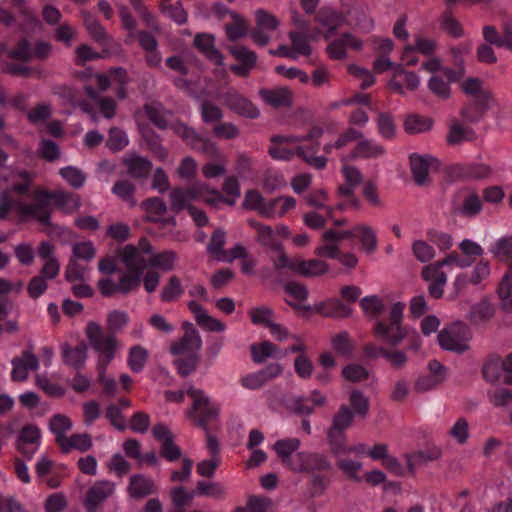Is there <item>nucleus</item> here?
<instances>
[{"instance_id":"obj_44","label":"nucleus","mask_w":512,"mask_h":512,"mask_svg":"<svg viewBox=\"0 0 512 512\" xmlns=\"http://www.w3.org/2000/svg\"><path fill=\"white\" fill-rule=\"evenodd\" d=\"M184 294V287L178 276L172 275L167 283L162 287L160 298L163 302L169 303L177 301Z\"/></svg>"},{"instance_id":"obj_33","label":"nucleus","mask_w":512,"mask_h":512,"mask_svg":"<svg viewBox=\"0 0 512 512\" xmlns=\"http://www.w3.org/2000/svg\"><path fill=\"white\" fill-rule=\"evenodd\" d=\"M329 269V265L322 260H303L301 258H297L295 274L304 277H317L326 274Z\"/></svg>"},{"instance_id":"obj_17","label":"nucleus","mask_w":512,"mask_h":512,"mask_svg":"<svg viewBox=\"0 0 512 512\" xmlns=\"http://www.w3.org/2000/svg\"><path fill=\"white\" fill-rule=\"evenodd\" d=\"M362 41L351 33H344L333 40L326 48L328 56L333 60H342L347 57V48L360 50Z\"/></svg>"},{"instance_id":"obj_45","label":"nucleus","mask_w":512,"mask_h":512,"mask_svg":"<svg viewBox=\"0 0 512 512\" xmlns=\"http://www.w3.org/2000/svg\"><path fill=\"white\" fill-rule=\"evenodd\" d=\"M149 352L141 345H134L129 349L127 364L133 372H141L148 360Z\"/></svg>"},{"instance_id":"obj_56","label":"nucleus","mask_w":512,"mask_h":512,"mask_svg":"<svg viewBox=\"0 0 512 512\" xmlns=\"http://www.w3.org/2000/svg\"><path fill=\"white\" fill-rule=\"evenodd\" d=\"M491 274L490 262L485 259L479 260L470 272V283L474 286H484Z\"/></svg>"},{"instance_id":"obj_41","label":"nucleus","mask_w":512,"mask_h":512,"mask_svg":"<svg viewBox=\"0 0 512 512\" xmlns=\"http://www.w3.org/2000/svg\"><path fill=\"white\" fill-rule=\"evenodd\" d=\"M92 445V438L88 433H75L67 437L59 447L65 453L72 449L86 452L91 449Z\"/></svg>"},{"instance_id":"obj_42","label":"nucleus","mask_w":512,"mask_h":512,"mask_svg":"<svg viewBox=\"0 0 512 512\" xmlns=\"http://www.w3.org/2000/svg\"><path fill=\"white\" fill-rule=\"evenodd\" d=\"M177 261L178 255L175 251L164 250L153 254L149 259V265L163 272H170L175 268Z\"/></svg>"},{"instance_id":"obj_52","label":"nucleus","mask_w":512,"mask_h":512,"mask_svg":"<svg viewBox=\"0 0 512 512\" xmlns=\"http://www.w3.org/2000/svg\"><path fill=\"white\" fill-rule=\"evenodd\" d=\"M502 372H504L503 359L497 355L488 357L482 368L484 378L488 382H496L499 380Z\"/></svg>"},{"instance_id":"obj_62","label":"nucleus","mask_w":512,"mask_h":512,"mask_svg":"<svg viewBox=\"0 0 512 512\" xmlns=\"http://www.w3.org/2000/svg\"><path fill=\"white\" fill-rule=\"evenodd\" d=\"M226 243V232L222 228H217L211 235L210 241L207 245L209 254L219 260V256L225 252L223 247Z\"/></svg>"},{"instance_id":"obj_34","label":"nucleus","mask_w":512,"mask_h":512,"mask_svg":"<svg viewBox=\"0 0 512 512\" xmlns=\"http://www.w3.org/2000/svg\"><path fill=\"white\" fill-rule=\"evenodd\" d=\"M154 483L149 477L142 474H134L130 477L127 491L133 498H144L153 492Z\"/></svg>"},{"instance_id":"obj_31","label":"nucleus","mask_w":512,"mask_h":512,"mask_svg":"<svg viewBox=\"0 0 512 512\" xmlns=\"http://www.w3.org/2000/svg\"><path fill=\"white\" fill-rule=\"evenodd\" d=\"M488 251L499 262H509V266H512V235L497 238L489 246Z\"/></svg>"},{"instance_id":"obj_6","label":"nucleus","mask_w":512,"mask_h":512,"mask_svg":"<svg viewBox=\"0 0 512 512\" xmlns=\"http://www.w3.org/2000/svg\"><path fill=\"white\" fill-rule=\"evenodd\" d=\"M151 252V245L143 238L139 241L138 246L126 245L119 252V258L128 271L142 275L143 271L149 266V260L145 255Z\"/></svg>"},{"instance_id":"obj_21","label":"nucleus","mask_w":512,"mask_h":512,"mask_svg":"<svg viewBox=\"0 0 512 512\" xmlns=\"http://www.w3.org/2000/svg\"><path fill=\"white\" fill-rule=\"evenodd\" d=\"M60 351L63 362L67 366L76 370L84 367L88 356V346L86 343L81 342L74 347L64 343L60 346Z\"/></svg>"},{"instance_id":"obj_48","label":"nucleus","mask_w":512,"mask_h":512,"mask_svg":"<svg viewBox=\"0 0 512 512\" xmlns=\"http://www.w3.org/2000/svg\"><path fill=\"white\" fill-rule=\"evenodd\" d=\"M318 151V145H312L311 147L298 146L296 149V155L302 158L305 163L315 169H323L327 164V158L324 156H314Z\"/></svg>"},{"instance_id":"obj_1","label":"nucleus","mask_w":512,"mask_h":512,"mask_svg":"<svg viewBox=\"0 0 512 512\" xmlns=\"http://www.w3.org/2000/svg\"><path fill=\"white\" fill-rule=\"evenodd\" d=\"M85 335L92 349L99 354L97 365L101 366L102 369L108 367L119 348V342L115 334L104 331L96 322H88Z\"/></svg>"},{"instance_id":"obj_29","label":"nucleus","mask_w":512,"mask_h":512,"mask_svg":"<svg viewBox=\"0 0 512 512\" xmlns=\"http://www.w3.org/2000/svg\"><path fill=\"white\" fill-rule=\"evenodd\" d=\"M474 130L464 125L460 120L453 118L450 120L449 131L447 133V142L450 145H459L463 142L475 139Z\"/></svg>"},{"instance_id":"obj_37","label":"nucleus","mask_w":512,"mask_h":512,"mask_svg":"<svg viewBox=\"0 0 512 512\" xmlns=\"http://www.w3.org/2000/svg\"><path fill=\"white\" fill-rule=\"evenodd\" d=\"M497 295L500 307L505 311H512V265L508 266L498 288Z\"/></svg>"},{"instance_id":"obj_9","label":"nucleus","mask_w":512,"mask_h":512,"mask_svg":"<svg viewBox=\"0 0 512 512\" xmlns=\"http://www.w3.org/2000/svg\"><path fill=\"white\" fill-rule=\"evenodd\" d=\"M206 193L207 185L201 182L195 183L186 189L175 188L169 196L171 210L178 213L187 209V206H192L191 201L204 202Z\"/></svg>"},{"instance_id":"obj_53","label":"nucleus","mask_w":512,"mask_h":512,"mask_svg":"<svg viewBox=\"0 0 512 512\" xmlns=\"http://www.w3.org/2000/svg\"><path fill=\"white\" fill-rule=\"evenodd\" d=\"M299 447L300 440L298 438L280 439L273 445V449L281 459L282 464L293 456Z\"/></svg>"},{"instance_id":"obj_22","label":"nucleus","mask_w":512,"mask_h":512,"mask_svg":"<svg viewBox=\"0 0 512 512\" xmlns=\"http://www.w3.org/2000/svg\"><path fill=\"white\" fill-rule=\"evenodd\" d=\"M188 308L194 315L196 323L204 330L210 332H223L226 329L225 323L210 316L206 309L196 301H189Z\"/></svg>"},{"instance_id":"obj_7","label":"nucleus","mask_w":512,"mask_h":512,"mask_svg":"<svg viewBox=\"0 0 512 512\" xmlns=\"http://www.w3.org/2000/svg\"><path fill=\"white\" fill-rule=\"evenodd\" d=\"M141 283V275L126 271L121 274L118 282H115L111 277H103L98 281V288L100 293L105 297H111L117 293L127 295L136 291Z\"/></svg>"},{"instance_id":"obj_40","label":"nucleus","mask_w":512,"mask_h":512,"mask_svg":"<svg viewBox=\"0 0 512 512\" xmlns=\"http://www.w3.org/2000/svg\"><path fill=\"white\" fill-rule=\"evenodd\" d=\"M316 20L327 29L324 34L325 38H329L344 22L341 14L328 8L322 9Z\"/></svg>"},{"instance_id":"obj_50","label":"nucleus","mask_w":512,"mask_h":512,"mask_svg":"<svg viewBox=\"0 0 512 512\" xmlns=\"http://www.w3.org/2000/svg\"><path fill=\"white\" fill-rule=\"evenodd\" d=\"M59 175L74 189H80L84 186L87 175L76 166H66L59 170Z\"/></svg>"},{"instance_id":"obj_30","label":"nucleus","mask_w":512,"mask_h":512,"mask_svg":"<svg viewBox=\"0 0 512 512\" xmlns=\"http://www.w3.org/2000/svg\"><path fill=\"white\" fill-rule=\"evenodd\" d=\"M243 207L247 210L256 211L262 217L271 219L270 201H266L256 190H249L245 193Z\"/></svg>"},{"instance_id":"obj_55","label":"nucleus","mask_w":512,"mask_h":512,"mask_svg":"<svg viewBox=\"0 0 512 512\" xmlns=\"http://www.w3.org/2000/svg\"><path fill=\"white\" fill-rule=\"evenodd\" d=\"M447 433L457 444H466L470 437L468 421L463 417L457 418Z\"/></svg>"},{"instance_id":"obj_19","label":"nucleus","mask_w":512,"mask_h":512,"mask_svg":"<svg viewBox=\"0 0 512 512\" xmlns=\"http://www.w3.org/2000/svg\"><path fill=\"white\" fill-rule=\"evenodd\" d=\"M495 313V306L484 298L471 307L467 319L473 326L484 328L493 320Z\"/></svg>"},{"instance_id":"obj_5","label":"nucleus","mask_w":512,"mask_h":512,"mask_svg":"<svg viewBox=\"0 0 512 512\" xmlns=\"http://www.w3.org/2000/svg\"><path fill=\"white\" fill-rule=\"evenodd\" d=\"M171 129L193 150L205 154L209 158H221L217 145L209 138L202 137L193 128L183 122L175 121Z\"/></svg>"},{"instance_id":"obj_54","label":"nucleus","mask_w":512,"mask_h":512,"mask_svg":"<svg viewBox=\"0 0 512 512\" xmlns=\"http://www.w3.org/2000/svg\"><path fill=\"white\" fill-rule=\"evenodd\" d=\"M83 21L87 31L95 41L101 44L108 42L109 36L107 32L94 16L89 13H84Z\"/></svg>"},{"instance_id":"obj_26","label":"nucleus","mask_w":512,"mask_h":512,"mask_svg":"<svg viewBox=\"0 0 512 512\" xmlns=\"http://www.w3.org/2000/svg\"><path fill=\"white\" fill-rule=\"evenodd\" d=\"M423 279L429 282V293L434 298H440L444 292L447 282V275L434 264L424 267L422 270Z\"/></svg>"},{"instance_id":"obj_3","label":"nucleus","mask_w":512,"mask_h":512,"mask_svg":"<svg viewBox=\"0 0 512 512\" xmlns=\"http://www.w3.org/2000/svg\"><path fill=\"white\" fill-rule=\"evenodd\" d=\"M353 418L354 413L346 405H341L333 416L332 425L328 430V438L331 451L336 456L349 454L354 450V448L347 447L344 443V431L352 425Z\"/></svg>"},{"instance_id":"obj_2","label":"nucleus","mask_w":512,"mask_h":512,"mask_svg":"<svg viewBox=\"0 0 512 512\" xmlns=\"http://www.w3.org/2000/svg\"><path fill=\"white\" fill-rule=\"evenodd\" d=\"M472 337L471 328L462 321H456L445 326L438 333L437 339L443 350L463 354L470 350Z\"/></svg>"},{"instance_id":"obj_28","label":"nucleus","mask_w":512,"mask_h":512,"mask_svg":"<svg viewBox=\"0 0 512 512\" xmlns=\"http://www.w3.org/2000/svg\"><path fill=\"white\" fill-rule=\"evenodd\" d=\"M215 39L211 34L200 33L194 38L195 46L213 63L223 65V55L215 48Z\"/></svg>"},{"instance_id":"obj_58","label":"nucleus","mask_w":512,"mask_h":512,"mask_svg":"<svg viewBox=\"0 0 512 512\" xmlns=\"http://www.w3.org/2000/svg\"><path fill=\"white\" fill-rule=\"evenodd\" d=\"M472 42L465 41L460 43L457 46H453L450 48V54L452 57V62L456 66L455 71H462V76L464 75V60L467 55L470 54L472 50Z\"/></svg>"},{"instance_id":"obj_61","label":"nucleus","mask_w":512,"mask_h":512,"mask_svg":"<svg viewBox=\"0 0 512 512\" xmlns=\"http://www.w3.org/2000/svg\"><path fill=\"white\" fill-rule=\"evenodd\" d=\"M145 111L147 117L153 122L158 128L166 129L168 127L171 128V124L169 123V113L164 111L161 107L155 105H146Z\"/></svg>"},{"instance_id":"obj_51","label":"nucleus","mask_w":512,"mask_h":512,"mask_svg":"<svg viewBox=\"0 0 512 512\" xmlns=\"http://www.w3.org/2000/svg\"><path fill=\"white\" fill-rule=\"evenodd\" d=\"M200 115L203 123L212 125L219 123L223 118L222 109L210 100H204L200 105Z\"/></svg>"},{"instance_id":"obj_49","label":"nucleus","mask_w":512,"mask_h":512,"mask_svg":"<svg viewBox=\"0 0 512 512\" xmlns=\"http://www.w3.org/2000/svg\"><path fill=\"white\" fill-rule=\"evenodd\" d=\"M278 352V347L270 341L251 345L252 359L258 364L265 362L268 358L277 357Z\"/></svg>"},{"instance_id":"obj_11","label":"nucleus","mask_w":512,"mask_h":512,"mask_svg":"<svg viewBox=\"0 0 512 512\" xmlns=\"http://www.w3.org/2000/svg\"><path fill=\"white\" fill-rule=\"evenodd\" d=\"M481 210L482 201L479 195L471 190L460 192L453 201L452 211L454 214L461 217H475Z\"/></svg>"},{"instance_id":"obj_10","label":"nucleus","mask_w":512,"mask_h":512,"mask_svg":"<svg viewBox=\"0 0 512 512\" xmlns=\"http://www.w3.org/2000/svg\"><path fill=\"white\" fill-rule=\"evenodd\" d=\"M462 78V71L452 68L443 69L442 74L432 75L427 83L430 92L439 99L446 100L451 96L450 84Z\"/></svg>"},{"instance_id":"obj_32","label":"nucleus","mask_w":512,"mask_h":512,"mask_svg":"<svg viewBox=\"0 0 512 512\" xmlns=\"http://www.w3.org/2000/svg\"><path fill=\"white\" fill-rule=\"evenodd\" d=\"M314 310L325 317L332 318H345L351 314L350 307L343 304L338 299H329L320 302L314 306Z\"/></svg>"},{"instance_id":"obj_38","label":"nucleus","mask_w":512,"mask_h":512,"mask_svg":"<svg viewBox=\"0 0 512 512\" xmlns=\"http://www.w3.org/2000/svg\"><path fill=\"white\" fill-rule=\"evenodd\" d=\"M51 198L55 206L66 214L76 212L81 207L80 197L70 192L56 191Z\"/></svg>"},{"instance_id":"obj_43","label":"nucleus","mask_w":512,"mask_h":512,"mask_svg":"<svg viewBox=\"0 0 512 512\" xmlns=\"http://www.w3.org/2000/svg\"><path fill=\"white\" fill-rule=\"evenodd\" d=\"M432 127V118L418 114L408 115L404 121V129L408 134L424 133L431 130Z\"/></svg>"},{"instance_id":"obj_25","label":"nucleus","mask_w":512,"mask_h":512,"mask_svg":"<svg viewBox=\"0 0 512 512\" xmlns=\"http://www.w3.org/2000/svg\"><path fill=\"white\" fill-rule=\"evenodd\" d=\"M258 94L266 104L275 108L289 107L292 104L293 93L287 87L263 88Z\"/></svg>"},{"instance_id":"obj_4","label":"nucleus","mask_w":512,"mask_h":512,"mask_svg":"<svg viewBox=\"0 0 512 512\" xmlns=\"http://www.w3.org/2000/svg\"><path fill=\"white\" fill-rule=\"evenodd\" d=\"M188 395L193 399L188 417L200 428L207 430L208 424L214 422L219 414V407L212 403L201 390L190 388Z\"/></svg>"},{"instance_id":"obj_23","label":"nucleus","mask_w":512,"mask_h":512,"mask_svg":"<svg viewBox=\"0 0 512 512\" xmlns=\"http://www.w3.org/2000/svg\"><path fill=\"white\" fill-rule=\"evenodd\" d=\"M374 333L388 344L397 346L408 335V329L402 324L387 325L383 321H378L374 325Z\"/></svg>"},{"instance_id":"obj_60","label":"nucleus","mask_w":512,"mask_h":512,"mask_svg":"<svg viewBox=\"0 0 512 512\" xmlns=\"http://www.w3.org/2000/svg\"><path fill=\"white\" fill-rule=\"evenodd\" d=\"M296 200L291 196H281L270 200L271 218L283 217L287 212L294 209Z\"/></svg>"},{"instance_id":"obj_14","label":"nucleus","mask_w":512,"mask_h":512,"mask_svg":"<svg viewBox=\"0 0 512 512\" xmlns=\"http://www.w3.org/2000/svg\"><path fill=\"white\" fill-rule=\"evenodd\" d=\"M11 363L13 366L11 379L13 381H26L30 371L39 369V360L32 348L24 350L21 356L13 358Z\"/></svg>"},{"instance_id":"obj_13","label":"nucleus","mask_w":512,"mask_h":512,"mask_svg":"<svg viewBox=\"0 0 512 512\" xmlns=\"http://www.w3.org/2000/svg\"><path fill=\"white\" fill-rule=\"evenodd\" d=\"M41 443V431L38 426L28 424L22 427L17 440L18 451L28 459L39 449Z\"/></svg>"},{"instance_id":"obj_12","label":"nucleus","mask_w":512,"mask_h":512,"mask_svg":"<svg viewBox=\"0 0 512 512\" xmlns=\"http://www.w3.org/2000/svg\"><path fill=\"white\" fill-rule=\"evenodd\" d=\"M226 106L241 117L255 119L259 116V109L238 91L231 89L222 95Z\"/></svg>"},{"instance_id":"obj_16","label":"nucleus","mask_w":512,"mask_h":512,"mask_svg":"<svg viewBox=\"0 0 512 512\" xmlns=\"http://www.w3.org/2000/svg\"><path fill=\"white\" fill-rule=\"evenodd\" d=\"M357 145L350 151L349 155L342 158V161L356 159H376L385 154V148L377 141L365 138L358 139Z\"/></svg>"},{"instance_id":"obj_57","label":"nucleus","mask_w":512,"mask_h":512,"mask_svg":"<svg viewBox=\"0 0 512 512\" xmlns=\"http://www.w3.org/2000/svg\"><path fill=\"white\" fill-rule=\"evenodd\" d=\"M129 323V315L124 310H112L107 314L106 325L113 334L120 332Z\"/></svg>"},{"instance_id":"obj_39","label":"nucleus","mask_w":512,"mask_h":512,"mask_svg":"<svg viewBox=\"0 0 512 512\" xmlns=\"http://www.w3.org/2000/svg\"><path fill=\"white\" fill-rule=\"evenodd\" d=\"M354 237L358 238L363 251L372 254L377 249V236L371 226L358 224L354 226Z\"/></svg>"},{"instance_id":"obj_36","label":"nucleus","mask_w":512,"mask_h":512,"mask_svg":"<svg viewBox=\"0 0 512 512\" xmlns=\"http://www.w3.org/2000/svg\"><path fill=\"white\" fill-rule=\"evenodd\" d=\"M441 456V450L437 447L418 450L406 455V462L410 472H414L415 468L426 464L430 461H435Z\"/></svg>"},{"instance_id":"obj_64","label":"nucleus","mask_w":512,"mask_h":512,"mask_svg":"<svg viewBox=\"0 0 512 512\" xmlns=\"http://www.w3.org/2000/svg\"><path fill=\"white\" fill-rule=\"evenodd\" d=\"M349 400L354 414L362 418L368 415L369 399L362 392L359 390L352 391Z\"/></svg>"},{"instance_id":"obj_35","label":"nucleus","mask_w":512,"mask_h":512,"mask_svg":"<svg viewBox=\"0 0 512 512\" xmlns=\"http://www.w3.org/2000/svg\"><path fill=\"white\" fill-rule=\"evenodd\" d=\"M72 427V420L65 414H54L49 419L48 428L55 436V441L59 446L67 438L66 434Z\"/></svg>"},{"instance_id":"obj_20","label":"nucleus","mask_w":512,"mask_h":512,"mask_svg":"<svg viewBox=\"0 0 512 512\" xmlns=\"http://www.w3.org/2000/svg\"><path fill=\"white\" fill-rule=\"evenodd\" d=\"M126 173L133 178L144 179L152 170V162L137 153H128L122 159Z\"/></svg>"},{"instance_id":"obj_47","label":"nucleus","mask_w":512,"mask_h":512,"mask_svg":"<svg viewBox=\"0 0 512 512\" xmlns=\"http://www.w3.org/2000/svg\"><path fill=\"white\" fill-rule=\"evenodd\" d=\"M233 23L225 26L227 38L231 41H236L243 38L248 33L247 20L238 13H231Z\"/></svg>"},{"instance_id":"obj_18","label":"nucleus","mask_w":512,"mask_h":512,"mask_svg":"<svg viewBox=\"0 0 512 512\" xmlns=\"http://www.w3.org/2000/svg\"><path fill=\"white\" fill-rule=\"evenodd\" d=\"M115 490L113 482L101 480L95 482L87 492L85 506L89 512H96L100 503L110 497Z\"/></svg>"},{"instance_id":"obj_8","label":"nucleus","mask_w":512,"mask_h":512,"mask_svg":"<svg viewBox=\"0 0 512 512\" xmlns=\"http://www.w3.org/2000/svg\"><path fill=\"white\" fill-rule=\"evenodd\" d=\"M51 196L49 191H37L32 204L19 205V214L23 217L31 216L42 225H50L53 202Z\"/></svg>"},{"instance_id":"obj_46","label":"nucleus","mask_w":512,"mask_h":512,"mask_svg":"<svg viewBox=\"0 0 512 512\" xmlns=\"http://www.w3.org/2000/svg\"><path fill=\"white\" fill-rule=\"evenodd\" d=\"M135 185L129 180H118L112 187V193L126 202L130 207H135L137 205V201L134 197L135 193Z\"/></svg>"},{"instance_id":"obj_63","label":"nucleus","mask_w":512,"mask_h":512,"mask_svg":"<svg viewBox=\"0 0 512 512\" xmlns=\"http://www.w3.org/2000/svg\"><path fill=\"white\" fill-rule=\"evenodd\" d=\"M161 9L164 16L171 19L178 25H183L187 22L188 14L180 2H176L174 4H163Z\"/></svg>"},{"instance_id":"obj_59","label":"nucleus","mask_w":512,"mask_h":512,"mask_svg":"<svg viewBox=\"0 0 512 512\" xmlns=\"http://www.w3.org/2000/svg\"><path fill=\"white\" fill-rule=\"evenodd\" d=\"M327 200V192L324 189L314 190L305 197L307 205L324 209L327 217L332 218L334 209L333 207L326 205Z\"/></svg>"},{"instance_id":"obj_15","label":"nucleus","mask_w":512,"mask_h":512,"mask_svg":"<svg viewBox=\"0 0 512 512\" xmlns=\"http://www.w3.org/2000/svg\"><path fill=\"white\" fill-rule=\"evenodd\" d=\"M152 434L161 443L160 455L169 462L181 457V449L173 442L170 430L164 424H157L152 429Z\"/></svg>"},{"instance_id":"obj_27","label":"nucleus","mask_w":512,"mask_h":512,"mask_svg":"<svg viewBox=\"0 0 512 512\" xmlns=\"http://www.w3.org/2000/svg\"><path fill=\"white\" fill-rule=\"evenodd\" d=\"M201 347L202 339L199 332L190 331L184 333L182 338L171 346L170 351L174 355H196Z\"/></svg>"},{"instance_id":"obj_24","label":"nucleus","mask_w":512,"mask_h":512,"mask_svg":"<svg viewBox=\"0 0 512 512\" xmlns=\"http://www.w3.org/2000/svg\"><path fill=\"white\" fill-rule=\"evenodd\" d=\"M435 159L428 155H410V168L415 183L424 186L429 183V171Z\"/></svg>"}]
</instances>
